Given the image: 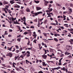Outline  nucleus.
Segmentation results:
<instances>
[{
  "mask_svg": "<svg viewBox=\"0 0 73 73\" xmlns=\"http://www.w3.org/2000/svg\"><path fill=\"white\" fill-rule=\"evenodd\" d=\"M66 49L67 50H71L72 49V47L71 46H66Z\"/></svg>",
  "mask_w": 73,
  "mask_h": 73,
  "instance_id": "obj_1",
  "label": "nucleus"
},
{
  "mask_svg": "<svg viewBox=\"0 0 73 73\" xmlns=\"http://www.w3.org/2000/svg\"><path fill=\"white\" fill-rule=\"evenodd\" d=\"M13 54L11 52L8 53L6 55V56H9L10 57H12V55Z\"/></svg>",
  "mask_w": 73,
  "mask_h": 73,
  "instance_id": "obj_2",
  "label": "nucleus"
},
{
  "mask_svg": "<svg viewBox=\"0 0 73 73\" xmlns=\"http://www.w3.org/2000/svg\"><path fill=\"white\" fill-rule=\"evenodd\" d=\"M42 13H43L42 12V11H40L35 13L34 14V15H35V16H37V15H39V14H42Z\"/></svg>",
  "mask_w": 73,
  "mask_h": 73,
  "instance_id": "obj_3",
  "label": "nucleus"
},
{
  "mask_svg": "<svg viewBox=\"0 0 73 73\" xmlns=\"http://www.w3.org/2000/svg\"><path fill=\"white\" fill-rule=\"evenodd\" d=\"M62 58H62L59 60V63H58L59 65H61V60H62Z\"/></svg>",
  "mask_w": 73,
  "mask_h": 73,
  "instance_id": "obj_4",
  "label": "nucleus"
},
{
  "mask_svg": "<svg viewBox=\"0 0 73 73\" xmlns=\"http://www.w3.org/2000/svg\"><path fill=\"white\" fill-rule=\"evenodd\" d=\"M47 14L48 16L47 17H52V16L50 15V12L48 13L47 12Z\"/></svg>",
  "mask_w": 73,
  "mask_h": 73,
  "instance_id": "obj_5",
  "label": "nucleus"
},
{
  "mask_svg": "<svg viewBox=\"0 0 73 73\" xmlns=\"http://www.w3.org/2000/svg\"><path fill=\"white\" fill-rule=\"evenodd\" d=\"M13 0H11L10 1V3L11 4H14V3H15V2Z\"/></svg>",
  "mask_w": 73,
  "mask_h": 73,
  "instance_id": "obj_6",
  "label": "nucleus"
},
{
  "mask_svg": "<svg viewBox=\"0 0 73 73\" xmlns=\"http://www.w3.org/2000/svg\"><path fill=\"white\" fill-rule=\"evenodd\" d=\"M37 11H39V10H40L41 9V8L40 7H36Z\"/></svg>",
  "mask_w": 73,
  "mask_h": 73,
  "instance_id": "obj_7",
  "label": "nucleus"
},
{
  "mask_svg": "<svg viewBox=\"0 0 73 73\" xmlns=\"http://www.w3.org/2000/svg\"><path fill=\"white\" fill-rule=\"evenodd\" d=\"M42 57L44 59H46V57H47V55H42Z\"/></svg>",
  "mask_w": 73,
  "mask_h": 73,
  "instance_id": "obj_8",
  "label": "nucleus"
},
{
  "mask_svg": "<svg viewBox=\"0 0 73 73\" xmlns=\"http://www.w3.org/2000/svg\"><path fill=\"white\" fill-rule=\"evenodd\" d=\"M15 8H20V6L17 5H15L14 6Z\"/></svg>",
  "mask_w": 73,
  "mask_h": 73,
  "instance_id": "obj_9",
  "label": "nucleus"
},
{
  "mask_svg": "<svg viewBox=\"0 0 73 73\" xmlns=\"http://www.w3.org/2000/svg\"><path fill=\"white\" fill-rule=\"evenodd\" d=\"M43 34L44 35L45 37H48V36H47V33H43Z\"/></svg>",
  "mask_w": 73,
  "mask_h": 73,
  "instance_id": "obj_10",
  "label": "nucleus"
},
{
  "mask_svg": "<svg viewBox=\"0 0 73 73\" xmlns=\"http://www.w3.org/2000/svg\"><path fill=\"white\" fill-rule=\"evenodd\" d=\"M3 3L4 4H8V3L6 2V1H3Z\"/></svg>",
  "mask_w": 73,
  "mask_h": 73,
  "instance_id": "obj_11",
  "label": "nucleus"
},
{
  "mask_svg": "<svg viewBox=\"0 0 73 73\" xmlns=\"http://www.w3.org/2000/svg\"><path fill=\"white\" fill-rule=\"evenodd\" d=\"M52 55H50V58H53V56H54V54L52 53Z\"/></svg>",
  "mask_w": 73,
  "mask_h": 73,
  "instance_id": "obj_12",
  "label": "nucleus"
},
{
  "mask_svg": "<svg viewBox=\"0 0 73 73\" xmlns=\"http://www.w3.org/2000/svg\"><path fill=\"white\" fill-rule=\"evenodd\" d=\"M13 46H12L11 48H9V47H7V49L8 50H10V51H11V50L12 49V48H13Z\"/></svg>",
  "mask_w": 73,
  "mask_h": 73,
  "instance_id": "obj_13",
  "label": "nucleus"
},
{
  "mask_svg": "<svg viewBox=\"0 0 73 73\" xmlns=\"http://www.w3.org/2000/svg\"><path fill=\"white\" fill-rule=\"evenodd\" d=\"M26 11H27V12H31L30 11V9H29L28 8L26 9Z\"/></svg>",
  "mask_w": 73,
  "mask_h": 73,
  "instance_id": "obj_14",
  "label": "nucleus"
},
{
  "mask_svg": "<svg viewBox=\"0 0 73 73\" xmlns=\"http://www.w3.org/2000/svg\"><path fill=\"white\" fill-rule=\"evenodd\" d=\"M44 2L45 3H46V6H48V3H49V2L48 1H45Z\"/></svg>",
  "mask_w": 73,
  "mask_h": 73,
  "instance_id": "obj_15",
  "label": "nucleus"
},
{
  "mask_svg": "<svg viewBox=\"0 0 73 73\" xmlns=\"http://www.w3.org/2000/svg\"><path fill=\"white\" fill-rule=\"evenodd\" d=\"M69 13H68V14H71V13L72 12V9H70L69 10Z\"/></svg>",
  "mask_w": 73,
  "mask_h": 73,
  "instance_id": "obj_16",
  "label": "nucleus"
},
{
  "mask_svg": "<svg viewBox=\"0 0 73 73\" xmlns=\"http://www.w3.org/2000/svg\"><path fill=\"white\" fill-rule=\"evenodd\" d=\"M34 1L35 3H36L37 4H38V3H39L40 1H35L34 0Z\"/></svg>",
  "mask_w": 73,
  "mask_h": 73,
  "instance_id": "obj_17",
  "label": "nucleus"
},
{
  "mask_svg": "<svg viewBox=\"0 0 73 73\" xmlns=\"http://www.w3.org/2000/svg\"><path fill=\"white\" fill-rule=\"evenodd\" d=\"M17 41H19V42H20V41H21V38H18L17 39Z\"/></svg>",
  "mask_w": 73,
  "mask_h": 73,
  "instance_id": "obj_18",
  "label": "nucleus"
},
{
  "mask_svg": "<svg viewBox=\"0 0 73 73\" xmlns=\"http://www.w3.org/2000/svg\"><path fill=\"white\" fill-rule=\"evenodd\" d=\"M63 18H64V19H63V20H66V16L64 15H63Z\"/></svg>",
  "mask_w": 73,
  "mask_h": 73,
  "instance_id": "obj_19",
  "label": "nucleus"
},
{
  "mask_svg": "<svg viewBox=\"0 0 73 73\" xmlns=\"http://www.w3.org/2000/svg\"><path fill=\"white\" fill-rule=\"evenodd\" d=\"M30 62L28 61V60H26V62L27 64H28V63H29Z\"/></svg>",
  "mask_w": 73,
  "mask_h": 73,
  "instance_id": "obj_20",
  "label": "nucleus"
},
{
  "mask_svg": "<svg viewBox=\"0 0 73 73\" xmlns=\"http://www.w3.org/2000/svg\"><path fill=\"white\" fill-rule=\"evenodd\" d=\"M65 54L66 55V54H68H68H70V53H68V52H66L65 53Z\"/></svg>",
  "mask_w": 73,
  "mask_h": 73,
  "instance_id": "obj_21",
  "label": "nucleus"
},
{
  "mask_svg": "<svg viewBox=\"0 0 73 73\" xmlns=\"http://www.w3.org/2000/svg\"><path fill=\"white\" fill-rule=\"evenodd\" d=\"M54 40L55 41H56V42H58V40L56 38H54Z\"/></svg>",
  "mask_w": 73,
  "mask_h": 73,
  "instance_id": "obj_22",
  "label": "nucleus"
},
{
  "mask_svg": "<svg viewBox=\"0 0 73 73\" xmlns=\"http://www.w3.org/2000/svg\"><path fill=\"white\" fill-rule=\"evenodd\" d=\"M33 36L34 37V38L36 39V36H37V35L36 34L33 35Z\"/></svg>",
  "mask_w": 73,
  "mask_h": 73,
  "instance_id": "obj_23",
  "label": "nucleus"
},
{
  "mask_svg": "<svg viewBox=\"0 0 73 73\" xmlns=\"http://www.w3.org/2000/svg\"><path fill=\"white\" fill-rule=\"evenodd\" d=\"M16 23H17V24H19H19H20V23H19V22H17V20H16V22H15Z\"/></svg>",
  "mask_w": 73,
  "mask_h": 73,
  "instance_id": "obj_24",
  "label": "nucleus"
},
{
  "mask_svg": "<svg viewBox=\"0 0 73 73\" xmlns=\"http://www.w3.org/2000/svg\"><path fill=\"white\" fill-rule=\"evenodd\" d=\"M47 22H48V20H47V19H46L45 20L44 22V24H46Z\"/></svg>",
  "mask_w": 73,
  "mask_h": 73,
  "instance_id": "obj_25",
  "label": "nucleus"
},
{
  "mask_svg": "<svg viewBox=\"0 0 73 73\" xmlns=\"http://www.w3.org/2000/svg\"><path fill=\"white\" fill-rule=\"evenodd\" d=\"M60 57H64V54H61L60 55Z\"/></svg>",
  "mask_w": 73,
  "mask_h": 73,
  "instance_id": "obj_26",
  "label": "nucleus"
},
{
  "mask_svg": "<svg viewBox=\"0 0 73 73\" xmlns=\"http://www.w3.org/2000/svg\"><path fill=\"white\" fill-rule=\"evenodd\" d=\"M36 63H37V64L38 63V62H39V60H38L37 59V58L36 59Z\"/></svg>",
  "mask_w": 73,
  "mask_h": 73,
  "instance_id": "obj_27",
  "label": "nucleus"
},
{
  "mask_svg": "<svg viewBox=\"0 0 73 73\" xmlns=\"http://www.w3.org/2000/svg\"><path fill=\"white\" fill-rule=\"evenodd\" d=\"M63 32L64 33H66V32H68V31L66 30H64L63 31Z\"/></svg>",
  "mask_w": 73,
  "mask_h": 73,
  "instance_id": "obj_28",
  "label": "nucleus"
},
{
  "mask_svg": "<svg viewBox=\"0 0 73 73\" xmlns=\"http://www.w3.org/2000/svg\"><path fill=\"white\" fill-rule=\"evenodd\" d=\"M36 41H37V40L36 39H35L34 40L33 42L35 43V44H36Z\"/></svg>",
  "mask_w": 73,
  "mask_h": 73,
  "instance_id": "obj_29",
  "label": "nucleus"
},
{
  "mask_svg": "<svg viewBox=\"0 0 73 73\" xmlns=\"http://www.w3.org/2000/svg\"><path fill=\"white\" fill-rule=\"evenodd\" d=\"M23 57H24V56L22 55L19 57V58H20V57H21V58H23V59H24V58H23Z\"/></svg>",
  "mask_w": 73,
  "mask_h": 73,
  "instance_id": "obj_30",
  "label": "nucleus"
},
{
  "mask_svg": "<svg viewBox=\"0 0 73 73\" xmlns=\"http://www.w3.org/2000/svg\"><path fill=\"white\" fill-rule=\"evenodd\" d=\"M61 70H64V71H65V67H63V68H61Z\"/></svg>",
  "mask_w": 73,
  "mask_h": 73,
  "instance_id": "obj_31",
  "label": "nucleus"
},
{
  "mask_svg": "<svg viewBox=\"0 0 73 73\" xmlns=\"http://www.w3.org/2000/svg\"><path fill=\"white\" fill-rule=\"evenodd\" d=\"M21 35H19L17 36V38H19V37H21Z\"/></svg>",
  "mask_w": 73,
  "mask_h": 73,
  "instance_id": "obj_32",
  "label": "nucleus"
},
{
  "mask_svg": "<svg viewBox=\"0 0 73 73\" xmlns=\"http://www.w3.org/2000/svg\"><path fill=\"white\" fill-rule=\"evenodd\" d=\"M53 11V9H50L49 10V12H51V11Z\"/></svg>",
  "mask_w": 73,
  "mask_h": 73,
  "instance_id": "obj_33",
  "label": "nucleus"
},
{
  "mask_svg": "<svg viewBox=\"0 0 73 73\" xmlns=\"http://www.w3.org/2000/svg\"><path fill=\"white\" fill-rule=\"evenodd\" d=\"M15 69H16V70H17V71H19V68L17 67H15Z\"/></svg>",
  "mask_w": 73,
  "mask_h": 73,
  "instance_id": "obj_34",
  "label": "nucleus"
},
{
  "mask_svg": "<svg viewBox=\"0 0 73 73\" xmlns=\"http://www.w3.org/2000/svg\"><path fill=\"white\" fill-rule=\"evenodd\" d=\"M5 33L4 34V35H8V33H7V31H5Z\"/></svg>",
  "mask_w": 73,
  "mask_h": 73,
  "instance_id": "obj_35",
  "label": "nucleus"
},
{
  "mask_svg": "<svg viewBox=\"0 0 73 73\" xmlns=\"http://www.w3.org/2000/svg\"><path fill=\"white\" fill-rule=\"evenodd\" d=\"M69 41L70 42L71 44H73V41L70 40Z\"/></svg>",
  "mask_w": 73,
  "mask_h": 73,
  "instance_id": "obj_36",
  "label": "nucleus"
},
{
  "mask_svg": "<svg viewBox=\"0 0 73 73\" xmlns=\"http://www.w3.org/2000/svg\"><path fill=\"white\" fill-rule=\"evenodd\" d=\"M16 3H17L19 4H21V3L19 1L17 2Z\"/></svg>",
  "mask_w": 73,
  "mask_h": 73,
  "instance_id": "obj_37",
  "label": "nucleus"
},
{
  "mask_svg": "<svg viewBox=\"0 0 73 73\" xmlns=\"http://www.w3.org/2000/svg\"><path fill=\"white\" fill-rule=\"evenodd\" d=\"M19 68L20 69H22V70H24V71H25V70H24V69L23 68H22V67H19Z\"/></svg>",
  "mask_w": 73,
  "mask_h": 73,
  "instance_id": "obj_38",
  "label": "nucleus"
},
{
  "mask_svg": "<svg viewBox=\"0 0 73 73\" xmlns=\"http://www.w3.org/2000/svg\"><path fill=\"white\" fill-rule=\"evenodd\" d=\"M43 64H42V65H43V66H45V62H42Z\"/></svg>",
  "mask_w": 73,
  "mask_h": 73,
  "instance_id": "obj_39",
  "label": "nucleus"
},
{
  "mask_svg": "<svg viewBox=\"0 0 73 73\" xmlns=\"http://www.w3.org/2000/svg\"><path fill=\"white\" fill-rule=\"evenodd\" d=\"M31 28H32V29H33V28H35V27L34 26H32L30 27Z\"/></svg>",
  "mask_w": 73,
  "mask_h": 73,
  "instance_id": "obj_40",
  "label": "nucleus"
},
{
  "mask_svg": "<svg viewBox=\"0 0 73 73\" xmlns=\"http://www.w3.org/2000/svg\"><path fill=\"white\" fill-rule=\"evenodd\" d=\"M68 64V63L67 62H66V63H64V64H63V66H65V65H66V64Z\"/></svg>",
  "mask_w": 73,
  "mask_h": 73,
  "instance_id": "obj_41",
  "label": "nucleus"
},
{
  "mask_svg": "<svg viewBox=\"0 0 73 73\" xmlns=\"http://www.w3.org/2000/svg\"><path fill=\"white\" fill-rule=\"evenodd\" d=\"M15 46L16 48H17V49H19V46H17V45H16Z\"/></svg>",
  "mask_w": 73,
  "mask_h": 73,
  "instance_id": "obj_42",
  "label": "nucleus"
},
{
  "mask_svg": "<svg viewBox=\"0 0 73 73\" xmlns=\"http://www.w3.org/2000/svg\"><path fill=\"white\" fill-rule=\"evenodd\" d=\"M60 28H61L62 29H65V28H64V27L62 26L60 27Z\"/></svg>",
  "mask_w": 73,
  "mask_h": 73,
  "instance_id": "obj_43",
  "label": "nucleus"
},
{
  "mask_svg": "<svg viewBox=\"0 0 73 73\" xmlns=\"http://www.w3.org/2000/svg\"><path fill=\"white\" fill-rule=\"evenodd\" d=\"M28 33L26 32H25L24 33V35H27V34H28Z\"/></svg>",
  "mask_w": 73,
  "mask_h": 73,
  "instance_id": "obj_44",
  "label": "nucleus"
},
{
  "mask_svg": "<svg viewBox=\"0 0 73 73\" xmlns=\"http://www.w3.org/2000/svg\"><path fill=\"white\" fill-rule=\"evenodd\" d=\"M27 53H28V54H30V52L29 51H27Z\"/></svg>",
  "mask_w": 73,
  "mask_h": 73,
  "instance_id": "obj_45",
  "label": "nucleus"
},
{
  "mask_svg": "<svg viewBox=\"0 0 73 73\" xmlns=\"http://www.w3.org/2000/svg\"><path fill=\"white\" fill-rule=\"evenodd\" d=\"M6 68H11V67L9 66H6Z\"/></svg>",
  "mask_w": 73,
  "mask_h": 73,
  "instance_id": "obj_46",
  "label": "nucleus"
},
{
  "mask_svg": "<svg viewBox=\"0 0 73 73\" xmlns=\"http://www.w3.org/2000/svg\"><path fill=\"white\" fill-rule=\"evenodd\" d=\"M66 13H67V12L66 11H64L63 12V14H66Z\"/></svg>",
  "mask_w": 73,
  "mask_h": 73,
  "instance_id": "obj_47",
  "label": "nucleus"
},
{
  "mask_svg": "<svg viewBox=\"0 0 73 73\" xmlns=\"http://www.w3.org/2000/svg\"><path fill=\"white\" fill-rule=\"evenodd\" d=\"M16 53H18L19 52V50H16Z\"/></svg>",
  "mask_w": 73,
  "mask_h": 73,
  "instance_id": "obj_48",
  "label": "nucleus"
},
{
  "mask_svg": "<svg viewBox=\"0 0 73 73\" xmlns=\"http://www.w3.org/2000/svg\"><path fill=\"white\" fill-rule=\"evenodd\" d=\"M2 66H4V67H6V66H5V64H2Z\"/></svg>",
  "mask_w": 73,
  "mask_h": 73,
  "instance_id": "obj_49",
  "label": "nucleus"
},
{
  "mask_svg": "<svg viewBox=\"0 0 73 73\" xmlns=\"http://www.w3.org/2000/svg\"><path fill=\"white\" fill-rule=\"evenodd\" d=\"M27 57H29L30 56V54H27Z\"/></svg>",
  "mask_w": 73,
  "mask_h": 73,
  "instance_id": "obj_50",
  "label": "nucleus"
},
{
  "mask_svg": "<svg viewBox=\"0 0 73 73\" xmlns=\"http://www.w3.org/2000/svg\"><path fill=\"white\" fill-rule=\"evenodd\" d=\"M68 58H72V57L70 55H69V56H68Z\"/></svg>",
  "mask_w": 73,
  "mask_h": 73,
  "instance_id": "obj_51",
  "label": "nucleus"
},
{
  "mask_svg": "<svg viewBox=\"0 0 73 73\" xmlns=\"http://www.w3.org/2000/svg\"><path fill=\"white\" fill-rule=\"evenodd\" d=\"M56 5H57V6H60V7L61 6V5H60V4L58 3H57Z\"/></svg>",
  "mask_w": 73,
  "mask_h": 73,
  "instance_id": "obj_52",
  "label": "nucleus"
},
{
  "mask_svg": "<svg viewBox=\"0 0 73 73\" xmlns=\"http://www.w3.org/2000/svg\"><path fill=\"white\" fill-rule=\"evenodd\" d=\"M67 21H69L70 20L69 19V18L68 17H67V19H66Z\"/></svg>",
  "mask_w": 73,
  "mask_h": 73,
  "instance_id": "obj_53",
  "label": "nucleus"
},
{
  "mask_svg": "<svg viewBox=\"0 0 73 73\" xmlns=\"http://www.w3.org/2000/svg\"><path fill=\"white\" fill-rule=\"evenodd\" d=\"M34 21L35 22H37V19H36L34 20Z\"/></svg>",
  "mask_w": 73,
  "mask_h": 73,
  "instance_id": "obj_54",
  "label": "nucleus"
},
{
  "mask_svg": "<svg viewBox=\"0 0 73 73\" xmlns=\"http://www.w3.org/2000/svg\"><path fill=\"white\" fill-rule=\"evenodd\" d=\"M38 32H39V33H41V31L40 30H38Z\"/></svg>",
  "mask_w": 73,
  "mask_h": 73,
  "instance_id": "obj_55",
  "label": "nucleus"
},
{
  "mask_svg": "<svg viewBox=\"0 0 73 73\" xmlns=\"http://www.w3.org/2000/svg\"><path fill=\"white\" fill-rule=\"evenodd\" d=\"M52 28V26H50L49 27V29H51V28Z\"/></svg>",
  "mask_w": 73,
  "mask_h": 73,
  "instance_id": "obj_56",
  "label": "nucleus"
},
{
  "mask_svg": "<svg viewBox=\"0 0 73 73\" xmlns=\"http://www.w3.org/2000/svg\"><path fill=\"white\" fill-rule=\"evenodd\" d=\"M59 42L60 44H62V43H64V41H61V42Z\"/></svg>",
  "mask_w": 73,
  "mask_h": 73,
  "instance_id": "obj_57",
  "label": "nucleus"
},
{
  "mask_svg": "<svg viewBox=\"0 0 73 73\" xmlns=\"http://www.w3.org/2000/svg\"><path fill=\"white\" fill-rule=\"evenodd\" d=\"M51 24L52 25H55V26H56V24L55 23H51Z\"/></svg>",
  "mask_w": 73,
  "mask_h": 73,
  "instance_id": "obj_58",
  "label": "nucleus"
},
{
  "mask_svg": "<svg viewBox=\"0 0 73 73\" xmlns=\"http://www.w3.org/2000/svg\"><path fill=\"white\" fill-rule=\"evenodd\" d=\"M50 20H51V21H52V20H53V18H52L50 17Z\"/></svg>",
  "mask_w": 73,
  "mask_h": 73,
  "instance_id": "obj_59",
  "label": "nucleus"
},
{
  "mask_svg": "<svg viewBox=\"0 0 73 73\" xmlns=\"http://www.w3.org/2000/svg\"><path fill=\"white\" fill-rule=\"evenodd\" d=\"M62 9H63V10H65V7H62Z\"/></svg>",
  "mask_w": 73,
  "mask_h": 73,
  "instance_id": "obj_60",
  "label": "nucleus"
},
{
  "mask_svg": "<svg viewBox=\"0 0 73 73\" xmlns=\"http://www.w3.org/2000/svg\"><path fill=\"white\" fill-rule=\"evenodd\" d=\"M1 60H3V61H4V58H3L1 57Z\"/></svg>",
  "mask_w": 73,
  "mask_h": 73,
  "instance_id": "obj_61",
  "label": "nucleus"
},
{
  "mask_svg": "<svg viewBox=\"0 0 73 73\" xmlns=\"http://www.w3.org/2000/svg\"><path fill=\"white\" fill-rule=\"evenodd\" d=\"M39 73H43V72L42 71H40L38 72Z\"/></svg>",
  "mask_w": 73,
  "mask_h": 73,
  "instance_id": "obj_62",
  "label": "nucleus"
},
{
  "mask_svg": "<svg viewBox=\"0 0 73 73\" xmlns=\"http://www.w3.org/2000/svg\"><path fill=\"white\" fill-rule=\"evenodd\" d=\"M3 5V3H2L0 1V5Z\"/></svg>",
  "mask_w": 73,
  "mask_h": 73,
  "instance_id": "obj_63",
  "label": "nucleus"
},
{
  "mask_svg": "<svg viewBox=\"0 0 73 73\" xmlns=\"http://www.w3.org/2000/svg\"><path fill=\"white\" fill-rule=\"evenodd\" d=\"M40 24L39 23H38V24L37 25V26L38 27H40Z\"/></svg>",
  "mask_w": 73,
  "mask_h": 73,
  "instance_id": "obj_64",
  "label": "nucleus"
}]
</instances>
